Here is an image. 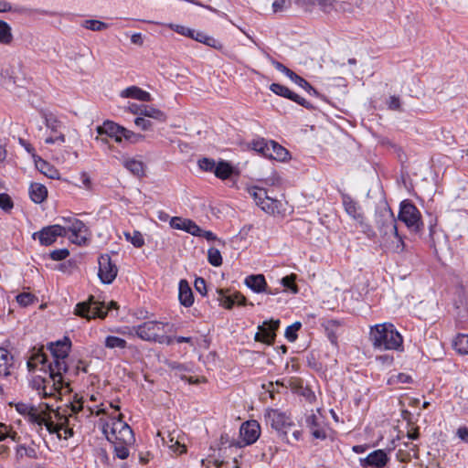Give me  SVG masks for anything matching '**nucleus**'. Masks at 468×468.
Wrapping results in <instances>:
<instances>
[{
  "label": "nucleus",
  "mask_w": 468,
  "mask_h": 468,
  "mask_svg": "<svg viewBox=\"0 0 468 468\" xmlns=\"http://www.w3.org/2000/svg\"><path fill=\"white\" fill-rule=\"evenodd\" d=\"M264 419L268 425L277 431L286 433V429L293 425L291 417L277 409H267L264 412Z\"/></svg>",
  "instance_id": "9d476101"
},
{
  "label": "nucleus",
  "mask_w": 468,
  "mask_h": 468,
  "mask_svg": "<svg viewBox=\"0 0 468 468\" xmlns=\"http://www.w3.org/2000/svg\"><path fill=\"white\" fill-rule=\"evenodd\" d=\"M103 345L106 348L111 350L125 349L127 347V342L125 339L112 335H109L105 337Z\"/></svg>",
  "instance_id": "473e14b6"
},
{
  "label": "nucleus",
  "mask_w": 468,
  "mask_h": 468,
  "mask_svg": "<svg viewBox=\"0 0 468 468\" xmlns=\"http://www.w3.org/2000/svg\"><path fill=\"white\" fill-rule=\"evenodd\" d=\"M144 135H143L141 133H136L123 127V131L122 133V142L124 140L130 144H138V143L144 141Z\"/></svg>",
  "instance_id": "c03bdc74"
},
{
  "label": "nucleus",
  "mask_w": 468,
  "mask_h": 468,
  "mask_svg": "<svg viewBox=\"0 0 468 468\" xmlns=\"http://www.w3.org/2000/svg\"><path fill=\"white\" fill-rule=\"evenodd\" d=\"M48 378H36L34 384L37 386L38 394L47 397H56L69 393L71 388L69 383L66 382L63 374L67 373L68 366L57 363L48 366Z\"/></svg>",
  "instance_id": "20e7f679"
},
{
  "label": "nucleus",
  "mask_w": 468,
  "mask_h": 468,
  "mask_svg": "<svg viewBox=\"0 0 468 468\" xmlns=\"http://www.w3.org/2000/svg\"><path fill=\"white\" fill-rule=\"evenodd\" d=\"M134 124L141 128L143 131L150 130L152 127V122L142 116L135 118Z\"/></svg>",
  "instance_id": "774afa93"
},
{
  "label": "nucleus",
  "mask_w": 468,
  "mask_h": 468,
  "mask_svg": "<svg viewBox=\"0 0 468 468\" xmlns=\"http://www.w3.org/2000/svg\"><path fill=\"white\" fill-rule=\"evenodd\" d=\"M117 308L116 302L111 301L106 306L103 302L95 300L93 296H90L88 301L76 305L75 314L87 319L104 318L111 309Z\"/></svg>",
  "instance_id": "423d86ee"
},
{
  "label": "nucleus",
  "mask_w": 468,
  "mask_h": 468,
  "mask_svg": "<svg viewBox=\"0 0 468 468\" xmlns=\"http://www.w3.org/2000/svg\"><path fill=\"white\" fill-rule=\"evenodd\" d=\"M244 283L256 293L265 292L267 287V282L262 274H250L245 278Z\"/></svg>",
  "instance_id": "5701e85b"
},
{
  "label": "nucleus",
  "mask_w": 468,
  "mask_h": 468,
  "mask_svg": "<svg viewBox=\"0 0 468 468\" xmlns=\"http://www.w3.org/2000/svg\"><path fill=\"white\" fill-rule=\"evenodd\" d=\"M267 156L280 162H284L289 159L290 154L283 146L274 141H271Z\"/></svg>",
  "instance_id": "a878e982"
},
{
  "label": "nucleus",
  "mask_w": 468,
  "mask_h": 468,
  "mask_svg": "<svg viewBox=\"0 0 468 468\" xmlns=\"http://www.w3.org/2000/svg\"><path fill=\"white\" fill-rule=\"evenodd\" d=\"M279 320L264 322L261 325H259L255 340L271 345L274 340L275 330L279 327Z\"/></svg>",
  "instance_id": "f3484780"
},
{
  "label": "nucleus",
  "mask_w": 468,
  "mask_h": 468,
  "mask_svg": "<svg viewBox=\"0 0 468 468\" xmlns=\"http://www.w3.org/2000/svg\"><path fill=\"white\" fill-rule=\"evenodd\" d=\"M326 335L330 342L336 346L337 345V332L340 328L339 323L335 320H328L324 324Z\"/></svg>",
  "instance_id": "f704fd0d"
},
{
  "label": "nucleus",
  "mask_w": 468,
  "mask_h": 468,
  "mask_svg": "<svg viewBox=\"0 0 468 468\" xmlns=\"http://www.w3.org/2000/svg\"><path fill=\"white\" fill-rule=\"evenodd\" d=\"M302 324L300 322H295L292 324L289 325L285 330V337L289 342H294L297 338V332L301 328Z\"/></svg>",
  "instance_id": "4d7b16f0"
},
{
  "label": "nucleus",
  "mask_w": 468,
  "mask_h": 468,
  "mask_svg": "<svg viewBox=\"0 0 468 468\" xmlns=\"http://www.w3.org/2000/svg\"><path fill=\"white\" fill-rule=\"evenodd\" d=\"M70 340L68 337H65L62 341H57L55 343H50L48 345V349L50 350L54 360L49 365L63 364L67 366L65 359L69 356V352L70 349Z\"/></svg>",
  "instance_id": "2eb2a0df"
},
{
  "label": "nucleus",
  "mask_w": 468,
  "mask_h": 468,
  "mask_svg": "<svg viewBox=\"0 0 468 468\" xmlns=\"http://www.w3.org/2000/svg\"><path fill=\"white\" fill-rule=\"evenodd\" d=\"M69 255V251L67 249L55 250L50 253V258L53 261L65 260Z\"/></svg>",
  "instance_id": "338daca9"
},
{
  "label": "nucleus",
  "mask_w": 468,
  "mask_h": 468,
  "mask_svg": "<svg viewBox=\"0 0 468 468\" xmlns=\"http://www.w3.org/2000/svg\"><path fill=\"white\" fill-rule=\"evenodd\" d=\"M82 27L91 31H102L108 28V24L96 19H88L83 21Z\"/></svg>",
  "instance_id": "a18cd8bd"
},
{
  "label": "nucleus",
  "mask_w": 468,
  "mask_h": 468,
  "mask_svg": "<svg viewBox=\"0 0 468 468\" xmlns=\"http://www.w3.org/2000/svg\"><path fill=\"white\" fill-rule=\"evenodd\" d=\"M0 207L5 211L13 207V202L7 194L0 193Z\"/></svg>",
  "instance_id": "69168bd1"
},
{
  "label": "nucleus",
  "mask_w": 468,
  "mask_h": 468,
  "mask_svg": "<svg viewBox=\"0 0 468 468\" xmlns=\"http://www.w3.org/2000/svg\"><path fill=\"white\" fill-rule=\"evenodd\" d=\"M96 415L102 414L99 420V425L102 433L111 443L133 444L134 434L131 427L122 420L121 413L108 414L104 408H98Z\"/></svg>",
  "instance_id": "7ed1b4c3"
},
{
  "label": "nucleus",
  "mask_w": 468,
  "mask_h": 468,
  "mask_svg": "<svg viewBox=\"0 0 468 468\" xmlns=\"http://www.w3.org/2000/svg\"><path fill=\"white\" fill-rule=\"evenodd\" d=\"M45 125L52 133H61V122L52 114L43 115Z\"/></svg>",
  "instance_id": "79ce46f5"
},
{
  "label": "nucleus",
  "mask_w": 468,
  "mask_h": 468,
  "mask_svg": "<svg viewBox=\"0 0 468 468\" xmlns=\"http://www.w3.org/2000/svg\"><path fill=\"white\" fill-rule=\"evenodd\" d=\"M45 364L46 363V355L40 351H37L36 354L32 356L30 360L27 362L28 367H34L37 364Z\"/></svg>",
  "instance_id": "e2e57ef3"
},
{
  "label": "nucleus",
  "mask_w": 468,
  "mask_h": 468,
  "mask_svg": "<svg viewBox=\"0 0 468 468\" xmlns=\"http://www.w3.org/2000/svg\"><path fill=\"white\" fill-rule=\"evenodd\" d=\"M290 80L303 89L305 91H307L309 94L317 95L318 92L316 90L307 80L297 75L295 72L292 75Z\"/></svg>",
  "instance_id": "a19ab883"
},
{
  "label": "nucleus",
  "mask_w": 468,
  "mask_h": 468,
  "mask_svg": "<svg viewBox=\"0 0 468 468\" xmlns=\"http://www.w3.org/2000/svg\"><path fill=\"white\" fill-rule=\"evenodd\" d=\"M14 42V35L11 26L5 20H0V44L11 46Z\"/></svg>",
  "instance_id": "2f4dec72"
},
{
  "label": "nucleus",
  "mask_w": 468,
  "mask_h": 468,
  "mask_svg": "<svg viewBox=\"0 0 468 468\" xmlns=\"http://www.w3.org/2000/svg\"><path fill=\"white\" fill-rule=\"evenodd\" d=\"M343 206L346 214L361 226L364 225V214L361 207L348 195L342 197Z\"/></svg>",
  "instance_id": "aec40b11"
},
{
  "label": "nucleus",
  "mask_w": 468,
  "mask_h": 468,
  "mask_svg": "<svg viewBox=\"0 0 468 468\" xmlns=\"http://www.w3.org/2000/svg\"><path fill=\"white\" fill-rule=\"evenodd\" d=\"M15 12L17 14H27V9L23 6L13 7L11 3L6 0H0V13Z\"/></svg>",
  "instance_id": "09e8293b"
},
{
  "label": "nucleus",
  "mask_w": 468,
  "mask_h": 468,
  "mask_svg": "<svg viewBox=\"0 0 468 468\" xmlns=\"http://www.w3.org/2000/svg\"><path fill=\"white\" fill-rule=\"evenodd\" d=\"M369 340L375 349L396 350L403 349V338L390 323L378 324L370 326Z\"/></svg>",
  "instance_id": "39448f33"
},
{
  "label": "nucleus",
  "mask_w": 468,
  "mask_h": 468,
  "mask_svg": "<svg viewBox=\"0 0 468 468\" xmlns=\"http://www.w3.org/2000/svg\"><path fill=\"white\" fill-rule=\"evenodd\" d=\"M16 457L17 460H22L25 457L30 459H37V453L36 449L33 446H27L25 444H20L16 449Z\"/></svg>",
  "instance_id": "e433bc0d"
},
{
  "label": "nucleus",
  "mask_w": 468,
  "mask_h": 468,
  "mask_svg": "<svg viewBox=\"0 0 468 468\" xmlns=\"http://www.w3.org/2000/svg\"><path fill=\"white\" fill-rule=\"evenodd\" d=\"M98 263V276L101 282L104 284H111L117 276V266L112 262L111 257L108 254L101 255L99 258Z\"/></svg>",
  "instance_id": "ddd939ff"
},
{
  "label": "nucleus",
  "mask_w": 468,
  "mask_h": 468,
  "mask_svg": "<svg viewBox=\"0 0 468 468\" xmlns=\"http://www.w3.org/2000/svg\"><path fill=\"white\" fill-rule=\"evenodd\" d=\"M270 90L276 95L289 99L306 109L313 108L312 103H310L304 98H303L300 95L296 94L295 92L292 91L289 88H287L283 85H281L279 83H272L270 86Z\"/></svg>",
  "instance_id": "dca6fc26"
},
{
  "label": "nucleus",
  "mask_w": 468,
  "mask_h": 468,
  "mask_svg": "<svg viewBox=\"0 0 468 468\" xmlns=\"http://www.w3.org/2000/svg\"><path fill=\"white\" fill-rule=\"evenodd\" d=\"M399 219L414 232H418L422 228L421 216L419 209L410 202L405 200L400 204Z\"/></svg>",
  "instance_id": "1a4fd4ad"
},
{
  "label": "nucleus",
  "mask_w": 468,
  "mask_h": 468,
  "mask_svg": "<svg viewBox=\"0 0 468 468\" xmlns=\"http://www.w3.org/2000/svg\"><path fill=\"white\" fill-rule=\"evenodd\" d=\"M60 220L63 222L61 225L65 229V236L70 233L69 239L77 245H83L89 239V229L80 219L73 217H62Z\"/></svg>",
  "instance_id": "6e6552de"
},
{
  "label": "nucleus",
  "mask_w": 468,
  "mask_h": 468,
  "mask_svg": "<svg viewBox=\"0 0 468 468\" xmlns=\"http://www.w3.org/2000/svg\"><path fill=\"white\" fill-rule=\"evenodd\" d=\"M305 423L314 439L324 440L326 438L325 421L321 409L317 408L315 410H312L311 414L306 417Z\"/></svg>",
  "instance_id": "f8f14e48"
},
{
  "label": "nucleus",
  "mask_w": 468,
  "mask_h": 468,
  "mask_svg": "<svg viewBox=\"0 0 468 468\" xmlns=\"http://www.w3.org/2000/svg\"><path fill=\"white\" fill-rule=\"evenodd\" d=\"M309 2L320 6L324 12L330 13L334 8L335 0H309Z\"/></svg>",
  "instance_id": "bf43d9fd"
},
{
  "label": "nucleus",
  "mask_w": 468,
  "mask_h": 468,
  "mask_svg": "<svg viewBox=\"0 0 468 468\" xmlns=\"http://www.w3.org/2000/svg\"><path fill=\"white\" fill-rule=\"evenodd\" d=\"M114 446V455L121 459L125 460L130 454L129 448L133 444H124L122 441L120 443H112Z\"/></svg>",
  "instance_id": "de8ad7c7"
},
{
  "label": "nucleus",
  "mask_w": 468,
  "mask_h": 468,
  "mask_svg": "<svg viewBox=\"0 0 468 468\" xmlns=\"http://www.w3.org/2000/svg\"><path fill=\"white\" fill-rule=\"evenodd\" d=\"M289 6H290V2L286 1V0H275L271 5L273 13L282 12L283 10L287 9Z\"/></svg>",
  "instance_id": "0e129e2a"
},
{
  "label": "nucleus",
  "mask_w": 468,
  "mask_h": 468,
  "mask_svg": "<svg viewBox=\"0 0 468 468\" xmlns=\"http://www.w3.org/2000/svg\"><path fill=\"white\" fill-rule=\"evenodd\" d=\"M198 166L201 170L207 172H214L216 163L214 160L209 158H202L198 161Z\"/></svg>",
  "instance_id": "680f3d73"
},
{
  "label": "nucleus",
  "mask_w": 468,
  "mask_h": 468,
  "mask_svg": "<svg viewBox=\"0 0 468 468\" xmlns=\"http://www.w3.org/2000/svg\"><path fill=\"white\" fill-rule=\"evenodd\" d=\"M295 277L296 276L294 274H292L285 276L281 280V283L282 284V286L291 291L292 293L298 292V288L294 283Z\"/></svg>",
  "instance_id": "13d9d810"
},
{
  "label": "nucleus",
  "mask_w": 468,
  "mask_h": 468,
  "mask_svg": "<svg viewBox=\"0 0 468 468\" xmlns=\"http://www.w3.org/2000/svg\"><path fill=\"white\" fill-rule=\"evenodd\" d=\"M78 182L75 183L80 188H83L85 190H91L92 183L90 176L86 172H81L78 176Z\"/></svg>",
  "instance_id": "603ef678"
},
{
  "label": "nucleus",
  "mask_w": 468,
  "mask_h": 468,
  "mask_svg": "<svg viewBox=\"0 0 468 468\" xmlns=\"http://www.w3.org/2000/svg\"><path fill=\"white\" fill-rule=\"evenodd\" d=\"M178 299L182 305L190 307L194 303L193 292L186 280H181L178 286Z\"/></svg>",
  "instance_id": "b1692460"
},
{
  "label": "nucleus",
  "mask_w": 468,
  "mask_h": 468,
  "mask_svg": "<svg viewBox=\"0 0 468 468\" xmlns=\"http://www.w3.org/2000/svg\"><path fill=\"white\" fill-rule=\"evenodd\" d=\"M96 131L99 135L105 134L113 138L116 143H122L123 126H121L114 122L105 121L101 125L97 126Z\"/></svg>",
  "instance_id": "412c9836"
},
{
  "label": "nucleus",
  "mask_w": 468,
  "mask_h": 468,
  "mask_svg": "<svg viewBox=\"0 0 468 468\" xmlns=\"http://www.w3.org/2000/svg\"><path fill=\"white\" fill-rule=\"evenodd\" d=\"M386 237L393 238L390 243L388 240H385V246L392 250L393 252H401L404 250V242L402 238L398 233V229H396V233H388Z\"/></svg>",
  "instance_id": "c9c22d12"
},
{
  "label": "nucleus",
  "mask_w": 468,
  "mask_h": 468,
  "mask_svg": "<svg viewBox=\"0 0 468 468\" xmlns=\"http://www.w3.org/2000/svg\"><path fill=\"white\" fill-rule=\"evenodd\" d=\"M29 197L34 203H42L48 197L47 187L39 183L31 184L29 186Z\"/></svg>",
  "instance_id": "cd10ccee"
},
{
  "label": "nucleus",
  "mask_w": 468,
  "mask_h": 468,
  "mask_svg": "<svg viewBox=\"0 0 468 468\" xmlns=\"http://www.w3.org/2000/svg\"><path fill=\"white\" fill-rule=\"evenodd\" d=\"M271 141H265L264 139H258L252 142V148L267 156Z\"/></svg>",
  "instance_id": "6e6d98bb"
},
{
  "label": "nucleus",
  "mask_w": 468,
  "mask_h": 468,
  "mask_svg": "<svg viewBox=\"0 0 468 468\" xmlns=\"http://www.w3.org/2000/svg\"><path fill=\"white\" fill-rule=\"evenodd\" d=\"M122 98H132L140 101L148 102L152 101V95L137 86H130L120 93Z\"/></svg>",
  "instance_id": "4be33fe9"
},
{
  "label": "nucleus",
  "mask_w": 468,
  "mask_h": 468,
  "mask_svg": "<svg viewBox=\"0 0 468 468\" xmlns=\"http://www.w3.org/2000/svg\"><path fill=\"white\" fill-rule=\"evenodd\" d=\"M16 409L40 430L46 427L50 434H57L58 439L67 440L73 435L72 421L79 419L78 415L83 409V401L80 399L70 402L69 411L54 410L48 404L36 408L27 403H17Z\"/></svg>",
  "instance_id": "f257e3e1"
},
{
  "label": "nucleus",
  "mask_w": 468,
  "mask_h": 468,
  "mask_svg": "<svg viewBox=\"0 0 468 468\" xmlns=\"http://www.w3.org/2000/svg\"><path fill=\"white\" fill-rule=\"evenodd\" d=\"M148 23H154L157 25H162L160 22H154V21H147ZM163 26L174 30L175 32L178 33L179 35L188 37L191 35V28L185 27L183 25L174 24V23H168V24H163Z\"/></svg>",
  "instance_id": "49530a36"
},
{
  "label": "nucleus",
  "mask_w": 468,
  "mask_h": 468,
  "mask_svg": "<svg viewBox=\"0 0 468 468\" xmlns=\"http://www.w3.org/2000/svg\"><path fill=\"white\" fill-rule=\"evenodd\" d=\"M176 431L170 432L165 438L163 437V442L175 453L182 454L186 452L185 444L181 443L179 434Z\"/></svg>",
  "instance_id": "393cba45"
},
{
  "label": "nucleus",
  "mask_w": 468,
  "mask_h": 468,
  "mask_svg": "<svg viewBox=\"0 0 468 468\" xmlns=\"http://www.w3.org/2000/svg\"><path fill=\"white\" fill-rule=\"evenodd\" d=\"M418 447L412 442H404L403 448H399L396 456L399 462H408L412 457H417Z\"/></svg>",
  "instance_id": "c85d7f7f"
},
{
  "label": "nucleus",
  "mask_w": 468,
  "mask_h": 468,
  "mask_svg": "<svg viewBox=\"0 0 468 468\" xmlns=\"http://www.w3.org/2000/svg\"><path fill=\"white\" fill-rule=\"evenodd\" d=\"M122 165L136 176L144 175V164L134 158H125L122 160Z\"/></svg>",
  "instance_id": "7c9ffc66"
},
{
  "label": "nucleus",
  "mask_w": 468,
  "mask_h": 468,
  "mask_svg": "<svg viewBox=\"0 0 468 468\" xmlns=\"http://www.w3.org/2000/svg\"><path fill=\"white\" fill-rule=\"evenodd\" d=\"M217 292L218 294V301L219 302V304L227 309H231L235 304L233 295L225 294L223 290H217Z\"/></svg>",
  "instance_id": "8fccbe9b"
},
{
  "label": "nucleus",
  "mask_w": 468,
  "mask_h": 468,
  "mask_svg": "<svg viewBox=\"0 0 468 468\" xmlns=\"http://www.w3.org/2000/svg\"><path fill=\"white\" fill-rule=\"evenodd\" d=\"M389 458L384 450H375L367 457L360 458L359 462L363 467L383 468Z\"/></svg>",
  "instance_id": "6ab92c4d"
},
{
  "label": "nucleus",
  "mask_w": 468,
  "mask_h": 468,
  "mask_svg": "<svg viewBox=\"0 0 468 468\" xmlns=\"http://www.w3.org/2000/svg\"><path fill=\"white\" fill-rule=\"evenodd\" d=\"M13 356L5 348L0 347V377H7L11 374L13 367Z\"/></svg>",
  "instance_id": "bb28decb"
},
{
  "label": "nucleus",
  "mask_w": 468,
  "mask_h": 468,
  "mask_svg": "<svg viewBox=\"0 0 468 468\" xmlns=\"http://www.w3.org/2000/svg\"><path fill=\"white\" fill-rule=\"evenodd\" d=\"M189 37L215 48H221V44L217 39L207 36L202 31H196L195 29H191V35H189Z\"/></svg>",
  "instance_id": "c756f323"
},
{
  "label": "nucleus",
  "mask_w": 468,
  "mask_h": 468,
  "mask_svg": "<svg viewBox=\"0 0 468 468\" xmlns=\"http://www.w3.org/2000/svg\"><path fill=\"white\" fill-rule=\"evenodd\" d=\"M248 193L254 199L256 205L267 214H280L283 209L282 201L270 197L263 187L250 186L248 188Z\"/></svg>",
  "instance_id": "0eeeda50"
},
{
  "label": "nucleus",
  "mask_w": 468,
  "mask_h": 468,
  "mask_svg": "<svg viewBox=\"0 0 468 468\" xmlns=\"http://www.w3.org/2000/svg\"><path fill=\"white\" fill-rule=\"evenodd\" d=\"M37 166L48 177L53 178V179L58 177V170H56L53 166H51L46 161L39 159V161L37 163Z\"/></svg>",
  "instance_id": "37998d69"
},
{
  "label": "nucleus",
  "mask_w": 468,
  "mask_h": 468,
  "mask_svg": "<svg viewBox=\"0 0 468 468\" xmlns=\"http://www.w3.org/2000/svg\"><path fill=\"white\" fill-rule=\"evenodd\" d=\"M16 432L12 431L6 425L0 423V441L6 438H11L13 441H16Z\"/></svg>",
  "instance_id": "052dcab7"
},
{
  "label": "nucleus",
  "mask_w": 468,
  "mask_h": 468,
  "mask_svg": "<svg viewBox=\"0 0 468 468\" xmlns=\"http://www.w3.org/2000/svg\"><path fill=\"white\" fill-rule=\"evenodd\" d=\"M58 237H65V229L61 227V224L44 227L32 234V239H37L42 246L52 245Z\"/></svg>",
  "instance_id": "9b49d317"
},
{
  "label": "nucleus",
  "mask_w": 468,
  "mask_h": 468,
  "mask_svg": "<svg viewBox=\"0 0 468 468\" xmlns=\"http://www.w3.org/2000/svg\"><path fill=\"white\" fill-rule=\"evenodd\" d=\"M239 434L245 444L250 445L254 443L260 437L261 427L256 420H249L244 422L240 429Z\"/></svg>",
  "instance_id": "a211bd4d"
},
{
  "label": "nucleus",
  "mask_w": 468,
  "mask_h": 468,
  "mask_svg": "<svg viewBox=\"0 0 468 468\" xmlns=\"http://www.w3.org/2000/svg\"><path fill=\"white\" fill-rule=\"evenodd\" d=\"M376 221L383 236H387L388 233H396V219L388 207L385 206L377 212Z\"/></svg>",
  "instance_id": "4468645a"
},
{
  "label": "nucleus",
  "mask_w": 468,
  "mask_h": 468,
  "mask_svg": "<svg viewBox=\"0 0 468 468\" xmlns=\"http://www.w3.org/2000/svg\"><path fill=\"white\" fill-rule=\"evenodd\" d=\"M123 235L135 248H142L144 245V236L139 230H133L132 233L125 231Z\"/></svg>",
  "instance_id": "ea45409f"
},
{
  "label": "nucleus",
  "mask_w": 468,
  "mask_h": 468,
  "mask_svg": "<svg viewBox=\"0 0 468 468\" xmlns=\"http://www.w3.org/2000/svg\"><path fill=\"white\" fill-rule=\"evenodd\" d=\"M37 301V297L30 292H22L16 296V302L19 305L27 307Z\"/></svg>",
  "instance_id": "864d4df0"
},
{
  "label": "nucleus",
  "mask_w": 468,
  "mask_h": 468,
  "mask_svg": "<svg viewBox=\"0 0 468 468\" xmlns=\"http://www.w3.org/2000/svg\"><path fill=\"white\" fill-rule=\"evenodd\" d=\"M172 329L168 323L147 321L133 327H113L109 331L122 335L137 336L144 341L170 345L172 338L167 335Z\"/></svg>",
  "instance_id": "f03ea898"
},
{
  "label": "nucleus",
  "mask_w": 468,
  "mask_h": 468,
  "mask_svg": "<svg viewBox=\"0 0 468 468\" xmlns=\"http://www.w3.org/2000/svg\"><path fill=\"white\" fill-rule=\"evenodd\" d=\"M208 262L213 266H220L222 264V257L218 249L210 248L207 251Z\"/></svg>",
  "instance_id": "5fc2aeb1"
},
{
  "label": "nucleus",
  "mask_w": 468,
  "mask_h": 468,
  "mask_svg": "<svg viewBox=\"0 0 468 468\" xmlns=\"http://www.w3.org/2000/svg\"><path fill=\"white\" fill-rule=\"evenodd\" d=\"M454 349L462 355H468V335L459 334L453 341Z\"/></svg>",
  "instance_id": "58836bf2"
},
{
  "label": "nucleus",
  "mask_w": 468,
  "mask_h": 468,
  "mask_svg": "<svg viewBox=\"0 0 468 468\" xmlns=\"http://www.w3.org/2000/svg\"><path fill=\"white\" fill-rule=\"evenodd\" d=\"M190 220L191 219L189 218H184L181 217H173L170 219L169 225L172 229L186 232L188 227L187 222H190Z\"/></svg>",
  "instance_id": "3c124183"
},
{
  "label": "nucleus",
  "mask_w": 468,
  "mask_h": 468,
  "mask_svg": "<svg viewBox=\"0 0 468 468\" xmlns=\"http://www.w3.org/2000/svg\"><path fill=\"white\" fill-rule=\"evenodd\" d=\"M233 173V167L226 161H220L216 165L214 174L222 180L228 179Z\"/></svg>",
  "instance_id": "72a5a7b5"
},
{
  "label": "nucleus",
  "mask_w": 468,
  "mask_h": 468,
  "mask_svg": "<svg viewBox=\"0 0 468 468\" xmlns=\"http://www.w3.org/2000/svg\"><path fill=\"white\" fill-rule=\"evenodd\" d=\"M142 112H142L141 116L153 118V119L160 121V122H165L166 119L165 114L161 110H159L154 106L144 104Z\"/></svg>",
  "instance_id": "4c0bfd02"
}]
</instances>
